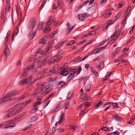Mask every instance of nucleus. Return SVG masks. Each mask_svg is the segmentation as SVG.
Returning <instances> with one entry per match:
<instances>
[{
  "mask_svg": "<svg viewBox=\"0 0 135 135\" xmlns=\"http://www.w3.org/2000/svg\"><path fill=\"white\" fill-rule=\"evenodd\" d=\"M52 90L50 85H46L40 91V93L42 95H46Z\"/></svg>",
  "mask_w": 135,
  "mask_h": 135,
  "instance_id": "3",
  "label": "nucleus"
},
{
  "mask_svg": "<svg viewBox=\"0 0 135 135\" xmlns=\"http://www.w3.org/2000/svg\"><path fill=\"white\" fill-rule=\"evenodd\" d=\"M75 73V70H73L70 71V74L67 78V80L68 81H69L73 79Z\"/></svg>",
  "mask_w": 135,
  "mask_h": 135,
  "instance_id": "6",
  "label": "nucleus"
},
{
  "mask_svg": "<svg viewBox=\"0 0 135 135\" xmlns=\"http://www.w3.org/2000/svg\"><path fill=\"white\" fill-rule=\"evenodd\" d=\"M104 100H103V101H100L98 103L96 104V105L94 106V107L96 109L98 108L102 105V104L104 102Z\"/></svg>",
  "mask_w": 135,
  "mask_h": 135,
  "instance_id": "10",
  "label": "nucleus"
},
{
  "mask_svg": "<svg viewBox=\"0 0 135 135\" xmlns=\"http://www.w3.org/2000/svg\"><path fill=\"white\" fill-rule=\"evenodd\" d=\"M15 93L13 92L10 91L7 93L3 98H1L0 100V103H2L6 101H11L12 99L11 98L12 96L14 95Z\"/></svg>",
  "mask_w": 135,
  "mask_h": 135,
  "instance_id": "1",
  "label": "nucleus"
},
{
  "mask_svg": "<svg viewBox=\"0 0 135 135\" xmlns=\"http://www.w3.org/2000/svg\"><path fill=\"white\" fill-rule=\"evenodd\" d=\"M70 128L72 129L73 130H75V129L76 128V126L74 125V124L70 125Z\"/></svg>",
  "mask_w": 135,
  "mask_h": 135,
  "instance_id": "43",
  "label": "nucleus"
},
{
  "mask_svg": "<svg viewBox=\"0 0 135 135\" xmlns=\"http://www.w3.org/2000/svg\"><path fill=\"white\" fill-rule=\"evenodd\" d=\"M101 130H103L104 131H110V130L108 128L106 127H104L101 128L100 129H99V131H100Z\"/></svg>",
  "mask_w": 135,
  "mask_h": 135,
  "instance_id": "27",
  "label": "nucleus"
},
{
  "mask_svg": "<svg viewBox=\"0 0 135 135\" xmlns=\"http://www.w3.org/2000/svg\"><path fill=\"white\" fill-rule=\"evenodd\" d=\"M62 58V56H60L59 57H58L56 58H55L54 59V60H51L50 61V63H54L55 62H58L60 60H61Z\"/></svg>",
  "mask_w": 135,
  "mask_h": 135,
  "instance_id": "13",
  "label": "nucleus"
},
{
  "mask_svg": "<svg viewBox=\"0 0 135 135\" xmlns=\"http://www.w3.org/2000/svg\"><path fill=\"white\" fill-rule=\"evenodd\" d=\"M52 22H55V21L52 18L51 16L50 18L48 19V22L47 23L46 25L47 26L50 25Z\"/></svg>",
  "mask_w": 135,
  "mask_h": 135,
  "instance_id": "11",
  "label": "nucleus"
},
{
  "mask_svg": "<svg viewBox=\"0 0 135 135\" xmlns=\"http://www.w3.org/2000/svg\"><path fill=\"white\" fill-rule=\"evenodd\" d=\"M46 3V2H43L42 3L41 6H40L39 10H40L41 9H42V8L44 6V5L45 4V3Z\"/></svg>",
  "mask_w": 135,
  "mask_h": 135,
  "instance_id": "54",
  "label": "nucleus"
},
{
  "mask_svg": "<svg viewBox=\"0 0 135 135\" xmlns=\"http://www.w3.org/2000/svg\"><path fill=\"white\" fill-rule=\"evenodd\" d=\"M58 131L59 132H64V129L62 128H59L58 129Z\"/></svg>",
  "mask_w": 135,
  "mask_h": 135,
  "instance_id": "53",
  "label": "nucleus"
},
{
  "mask_svg": "<svg viewBox=\"0 0 135 135\" xmlns=\"http://www.w3.org/2000/svg\"><path fill=\"white\" fill-rule=\"evenodd\" d=\"M38 107H34L33 108L31 109L30 110V112L31 113H35L37 110Z\"/></svg>",
  "mask_w": 135,
  "mask_h": 135,
  "instance_id": "26",
  "label": "nucleus"
},
{
  "mask_svg": "<svg viewBox=\"0 0 135 135\" xmlns=\"http://www.w3.org/2000/svg\"><path fill=\"white\" fill-rule=\"evenodd\" d=\"M121 28H120L119 29L118 31L117 32V34L116 35V37H117L119 36V35L120 34L121 32Z\"/></svg>",
  "mask_w": 135,
  "mask_h": 135,
  "instance_id": "51",
  "label": "nucleus"
},
{
  "mask_svg": "<svg viewBox=\"0 0 135 135\" xmlns=\"http://www.w3.org/2000/svg\"><path fill=\"white\" fill-rule=\"evenodd\" d=\"M82 105H84V108H85L90 106L91 104L90 103L85 102L82 104Z\"/></svg>",
  "mask_w": 135,
  "mask_h": 135,
  "instance_id": "20",
  "label": "nucleus"
},
{
  "mask_svg": "<svg viewBox=\"0 0 135 135\" xmlns=\"http://www.w3.org/2000/svg\"><path fill=\"white\" fill-rule=\"evenodd\" d=\"M63 45L61 43L58 44L55 47L56 49H58L59 47H61Z\"/></svg>",
  "mask_w": 135,
  "mask_h": 135,
  "instance_id": "38",
  "label": "nucleus"
},
{
  "mask_svg": "<svg viewBox=\"0 0 135 135\" xmlns=\"http://www.w3.org/2000/svg\"><path fill=\"white\" fill-rule=\"evenodd\" d=\"M80 61V57L79 56H78L75 59L71 61L70 64H72L75 62H79Z\"/></svg>",
  "mask_w": 135,
  "mask_h": 135,
  "instance_id": "9",
  "label": "nucleus"
},
{
  "mask_svg": "<svg viewBox=\"0 0 135 135\" xmlns=\"http://www.w3.org/2000/svg\"><path fill=\"white\" fill-rule=\"evenodd\" d=\"M69 73V72L68 70L65 69L61 71L60 74L61 75L63 76H66Z\"/></svg>",
  "mask_w": 135,
  "mask_h": 135,
  "instance_id": "8",
  "label": "nucleus"
},
{
  "mask_svg": "<svg viewBox=\"0 0 135 135\" xmlns=\"http://www.w3.org/2000/svg\"><path fill=\"white\" fill-rule=\"evenodd\" d=\"M32 125V124L31 125H28L24 129H23V130H25L28 129H29L30 128V127Z\"/></svg>",
  "mask_w": 135,
  "mask_h": 135,
  "instance_id": "61",
  "label": "nucleus"
},
{
  "mask_svg": "<svg viewBox=\"0 0 135 135\" xmlns=\"http://www.w3.org/2000/svg\"><path fill=\"white\" fill-rule=\"evenodd\" d=\"M43 24L42 22L40 24H39L38 27V28L39 29V30L43 28Z\"/></svg>",
  "mask_w": 135,
  "mask_h": 135,
  "instance_id": "42",
  "label": "nucleus"
},
{
  "mask_svg": "<svg viewBox=\"0 0 135 135\" xmlns=\"http://www.w3.org/2000/svg\"><path fill=\"white\" fill-rule=\"evenodd\" d=\"M67 31H70V25L69 23H67Z\"/></svg>",
  "mask_w": 135,
  "mask_h": 135,
  "instance_id": "56",
  "label": "nucleus"
},
{
  "mask_svg": "<svg viewBox=\"0 0 135 135\" xmlns=\"http://www.w3.org/2000/svg\"><path fill=\"white\" fill-rule=\"evenodd\" d=\"M135 118V115H134L132 117V118L127 123L129 124H131L133 122V120H134Z\"/></svg>",
  "mask_w": 135,
  "mask_h": 135,
  "instance_id": "35",
  "label": "nucleus"
},
{
  "mask_svg": "<svg viewBox=\"0 0 135 135\" xmlns=\"http://www.w3.org/2000/svg\"><path fill=\"white\" fill-rule=\"evenodd\" d=\"M66 84V83L63 81H59L57 82V85H60L61 87L65 85Z\"/></svg>",
  "mask_w": 135,
  "mask_h": 135,
  "instance_id": "30",
  "label": "nucleus"
},
{
  "mask_svg": "<svg viewBox=\"0 0 135 135\" xmlns=\"http://www.w3.org/2000/svg\"><path fill=\"white\" fill-rule=\"evenodd\" d=\"M131 8V6H128L127 9V11L126 12H127V13H128H128H129V12H130Z\"/></svg>",
  "mask_w": 135,
  "mask_h": 135,
  "instance_id": "59",
  "label": "nucleus"
},
{
  "mask_svg": "<svg viewBox=\"0 0 135 135\" xmlns=\"http://www.w3.org/2000/svg\"><path fill=\"white\" fill-rule=\"evenodd\" d=\"M64 107L65 109H68L70 107V103L69 102H66L65 103Z\"/></svg>",
  "mask_w": 135,
  "mask_h": 135,
  "instance_id": "31",
  "label": "nucleus"
},
{
  "mask_svg": "<svg viewBox=\"0 0 135 135\" xmlns=\"http://www.w3.org/2000/svg\"><path fill=\"white\" fill-rule=\"evenodd\" d=\"M113 118L117 121L121 120V119L120 117L117 115H112Z\"/></svg>",
  "mask_w": 135,
  "mask_h": 135,
  "instance_id": "18",
  "label": "nucleus"
},
{
  "mask_svg": "<svg viewBox=\"0 0 135 135\" xmlns=\"http://www.w3.org/2000/svg\"><path fill=\"white\" fill-rule=\"evenodd\" d=\"M114 20L113 21H112L111 20H110L109 21V22L108 25L106 26L105 28L107 29L108 28V26L109 25H110L113 23Z\"/></svg>",
  "mask_w": 135,
  "mask_h": 135,
  "instance_id": "37",
  "label": "nucleus"
},
{
  "mask_svg": "<svg viewBox=\"0 0 135 135\" xmlns=\"http://www.w3.org/2000/svg\"><path fill=\"white\" fill-rule=\"evenodd\" d=\"M7 6L8 8V9H9L10 8V5L9 3V1H8V0H7Z\"/></svg>",
  "mask_w": 135,
  "mask_h": 135,
  "instance_id": "57",
  "label": "nucleus"
},
{
  "mask_svg": "<svg viewBox=\"0 0 135 135\" xmlns=\"http://www.w3.org/2000/svg\"><path fill=\"white\" fill-rule=\"evenodd\" d=\"M75 26H73L71 27V28H70V31H66V34H69L73 30Z\"/></svg>",
  "mask_w": 135,
  "mask_h": 135,
  "instance_id": "39",
  "label": "nucleus"
},
{
  "mask_svg": "<svg viewBox=\"0 0 135 135\" xmlns=\"http://www.w3.org/2000/svg\"><path fill=\"white\" fill-rule=\"evenodd\" d=\"M16 124V123H12L8 124L7 125H6L4 126V128H6L10 127H12L15 126Z\"/></svg>",
  "mask_w": 135,
  "mask_h": 135,
  "instance_id": "17",
  "label": "nucleus"
},
{
  "mask_svg": "<svg viewBox=\"0 0 135 135\" xmlns=\"http://www.w3.org/2000/svg\"><path fill=\"white\" fill-rule=\"evenodd\" d=\"M82 70V68H81V66H79L78 68V71H77V72H78V74H79L80 72Z\"/></svg>",
  "mask_w": 135,
  "mask_h": 135,
  "instance_id": "55",
  "label": "nucleus"
},
{
  "mask_svg": "<svg viewBox=\"0 0 135 135\" xmlns=\"http://www.w3.org/2000/svg\"><path fill=\"white\" fill-rule=\"evenodd\" d=\"M51 30V28H50L49 27H46L44 30V31L45 32H49V31H50Z\"/></svg>",
  "mask_w": 135,
  "mask_h": 135,
  "instance_id": "48",
  "label": "nucleus"
},
{
  "mask_svg": "<svg viewBox=\"0 0 135 135\" xmlns=\"http://www.w3.org/2000/svg\"><path fill=\"white\" fill-rule=\"evenodd\" d=\"M15 110H13L12 112L9 111L7 115V117H12L14 116L20 112L22 109L20 108H19L16 111H15Z\"/></svg>",
  "mask_w": 135,
  "mask_h": 135,
  "instance_id": "4",
  "label": "nucleus"
},
{
  "mask_svg": "<svg viewBox=\"0 0 135 135\" xmlns=\"http://www.w3.org/2000/svg\"><path fill=\"white\" fill-rule=\"evenodd\" d=\"M28 96V95L27 93H25L23 95H22L20 97L18 98L19 100H22L24 98H27Z\"/></svg>",
  "mask_w": 135,
  "mask_h": 135,
  "instance_id": "15",
  "label": "nucleus"
},
{
  "mask_svg": "<svg viewBox=\"0 0 135 135\" xmlns=\"http://www.w3.org/2000/svg\"><path fill=\"white\" fill-rule=\"evenodd\" d=\"M28 81V80H27V79H24L22 80V81H21L20 84L21 85H22L25 84Z\"/></svg>",
  "mask_w": 135,
  "mask_h": 135,
  "instance_id": "22",
  "label": "nucleus"
},
{
  "mask_svg": "<svg viewBox=\"0 0 135 135\" xmlns=\"http://www.w3.org/2000/svg\"><path fill=\"white\" fill-rule=\"evenodd\" d=\"M35 67V63L33 62L32 64L30 65V66H28L27 67L24 68L23 70L24 72L22 73L20 75V77L21 79L23 77L26 76L27 75L28 72L29 70H30Z\"/></svg>",
  "mask_w": 135,
  "mask_h": 135,
  "instance_id": "2",
  "label": "nucleus"
},
{
  "mask_svg": "<svg viewBox=\"0 0 135 135\" xmlns=\"http://www.w3.org/2000/svg\"><path fill=\"white\" fill-rule=\"evenodd\" d=\"M75 42L74 40L70 41L67 43L66 45L68 46H71L74 44Z\"/></svg>",
  "mask_w": 135,
  "mask_h": 135,
  "instance_id": "25",
  "label": "nucleus"
},
{
  "mask_svg": "<svg viewBox=\"0 0 135 135\" xmlns=\"http://www.w3.org/2000/svg\"><path fill=\"white\" fill-rule=\"evenodd\" d=\"M37 52L40 54L44 55L45 53L40 49H38L37 51Z\"/></svg>",
  "mask_w": 135,
  "mask_h": 135,
  "instance_id": "40",
  "label": "nucleus"
},
{
  "mask_svg": "<svg viewBox=\"0 0 135 135\" xmlns=\"http://www.w3.org/2000/svg\"><path fill=\"white\" fill-rule=\"evenodd\" d=\"M61 105V103H60L59 104V105L57 106L56 108L54 110V112H57L58 110L60 108Z\"/></svg>",
  "mask_w": 135,
  "mask_h": 135,
  "instance_id": "36",
  "label": "nucleus"
},
{
  "mask_svg": "<svg viewBox=\"0 0 135 135\" xmlns=\"http://www.w3.org/2000/svg\"><path fill=\"white\" fill-rule=\"evenodd\" d=\"M95 31H92L91 32H90V33H88V35H92L95 34Z\"/></svg>",
  "mask_w": 135,
  "mask_h": 135,
  "instance_id": "62",
  "label": "nucleus"
},
{
  "mask_svg": "<svg viewBox=\"0 0 135 135\" xmlns=\"http://www.w3.org/2000/svg\"><path fill=\"white\" fill-rule=\"evenodd\" d=\"M36 31H34L31 32L28 35V37L30 39H32L36 34Z\"/></svg>",
  "mask_w": 135,
  "mask_h": 135,
  "instance_id": "16",
  "label": "nucleus"
},
{
  "mask_svg": "<svg viewBox=\"0 0 135 135\" xmlns=\"http://www.w3.org/2000/svg\"><path fill=\"white\" fill-rule=\"evenodd\" d=\"M48 71V70L47 69H45L41 71V73L42 74L44 75L47 73Z\"/></svg>",
  "mask_w": 135,
  "mask_h": 135,
  "instance_id": "47",
  "label": "nucleus"
},
{
  "mask_svg": "<svg viewBox=\"0 0 135 135\" xmlns=\"http://www.w3.org/2000/svg\"><path fill=\"white\" fill-rule=\"evenodd\" d=\"M20 103L17 104H16L13 107L11 108L9 110V111H12V112L13 110H15V109H16L20 105Z\"/></svg>",
  "mask_w": 135,
  "mask_h": 135,
  "instance_id": "21",
  "label": "nucleus"
},
{
  "mask_svg": "<svg viewBox=\"0 0 135 135\" xmlns=\"http://www.w3.org/2000/svg\"><path fill=\"white\" fill-rule=\"evenodd\" d=\"M56 131L55 128V127H53L51 130V133L52 135L54 134V133Z\"/></svg>",
  "mask_w": 135,
  "mask_h": 135,
  "instance_id": "45",
  "label": "nucleus"
},
{
  "mask_svg": "<svg viewBox=\"0 0 135 135\" xmlns=\"http://www.w3.org/2000/svg\"><path fill=\"white\" fill-rule=\"evenodd\" d=\"M87 13L82 14L81 15H78L79 19L81 21L84 20H85V16L87 15Z\"/></svg>",
  "mask_w": 135,
  "mask_h": 135,
  "instance_id": "14",
  "label": "nucleus"
},
{
  "mask_svg": "<svg viewBox=\"0 0 135 135\" xmlns=\"http://www.w3.org/2000/svg\"><path fill=\"white\" fill-rule=\"evenodd\" d=\"M5 47V49L4 50V54L6 59L7 56L10 55V51L8 46H6Z\"/></svg>",
  "mask_w": 135,
  "mask_h": 135,
  "instance_id": "7",
  "label": "nucleus"
},
{
  "mask_svg": "<svg viewBox=\"0 0 135 135\" xmlns=\"http://www.w3.org/2000/svg\"><path fill=\"white\" fill-rule=\"evenodd\" d=\"M31 101V99H28L25 102L26 105L30 103Z\"/></svg>",
  "mask_w": 135,
  "mask_h": 135,
  "instance_id": "60",
  "label": "nucleus"
},
{
  "mask_svg": "<svg viewBox=\"0 0 135 135\" xmlns=\"http://www.w3.org/2000/svg\"><path fill=\"white\" fill-rule=\"evenodd\" d=\"M64 116L65 114L64 113H62L61 114L60 116V120L59 122H57L55 123V125H57V123L60 124L61 122H62Z\"/></svg>",
  "mask_w": 135,
  "mask_h": 135,
  "instance_id": "12",
  "label": "nucleus"
},
{
  "mask_svg": "<svg viewBox=\"0 0 135 135\" xmlns=\"http://www.w3.org/2000/svg\"><path fill=\"white\" fill-rule=\"evenodd\" d=\"M20 105L19 106V108L21 109L22 110L23 109V108L26 105L25 102L23 103H20Z\"/></svg>",
  "mask_w": 135,
  "mask_h": 135,
  "instance_id": "29",
  "label": "nucleus"
},
{
  "mask_svg": "<svg viewBox=\"0 0 135 135\" xmlns=\"http://www.w3.org/2000/svg\"><path fill=\"white\" fill-rule=\"evenodd\" d=\"M89 98H90V97L88 96L87 95H85L84 96H82L81 97V99H83L85 100H87Z\"/></svg>",
  "mask_w": 135,
  "mask_h": 135,
  "instance_id": "32",
  "label": "nucleus"
},
{
  "mask_svg": "<svg viewBox=\"0 0 135 135\" xmlns=\"http://www.w3.org/2000/svg\"><path fill=\"white\" fill-rule=\"evenodd\" d=\"M124 15H125L124 16V19L123 20L122 22V23L124 24L126 23V19L127 17V16L128 15V12L127 13V12H126L124 13Z\"/></svg>",
  "mask_w": 135,
  "mask_h": 135,
  "instance_id": "28",
  "label": "nucleus"
},
{
  "mask_svg": "<svg viewBox=\"0 0 135 135\" xmlns=\"http://www.w3.org/2000/svg\"><path fill=\"white\" fill-rule=\"evenodd\" d=\"M118 28H119V25H118V26H117L116 27L115 31L114 33L111 36V38H113V36H115V35L116 33L117 32V31Z\"/></svg>",
  "mask_w": 135,
  "mask_h": 135,
  "instance_id": "33",
  "label": "nucleus"
},
{
  "mask_svg": "<svg viewBox=\"0 0 135 135\" xmlns=\"http://www.w3.org/2000/svg\"><path fill=\"white\" fill-rule=\"evenodd\" d=\"M36 22V20L35 19L30 21L28 24V28L30 30L32 29L35 25Z\"/></svg>",
  "mask_w": 135,
  "mask_h": 135,
  "instance_id": "5",
  "label": "nucleus"
},
{
  "mask_svg": "<svg viewBox=\"0 0 135 135\" xmlns=\"http://www.w3.org/2000/svg\"><path fill=\"white\" fill-rule=\"evenodd\" d=\"M111 12H108L105 15V17L107 18L109 17V16H110L111 15Z\"/></svg>",
  "mask_w": 135,
  "mask_h": 135,
  "instance_id": "50",
  "label": "nucleus"
},
{
  "mask_svg": "<svg viewBox=\"0 0 135 135\" xmlns=\"http://www.w3.org/2000/svg\"><path fill=\"white\" fill-rule=\"evenodd\" d=\"M104 67V64H103V61H101L100 63V68H100V69H102V68H103Z\"/></svg>",
  "mask_w": 135,
  "mask_h": 135,
  "instance_id": "44",
  "label": "nucleus"
},
{
  "mask_svg": "<svg viewBox=\"0 0 135 135\" xmlns=\"http://www.w3.org/2000/svg\"><path fill=\"white\" fill-rule=\"evenodd\" d=\"M121 14L120 13H118L115 16V18L114 19V21H116L120 17Z\"/></svg>",
  "mask_w": 135,
  "mask_h": 135,
  "instance_id": "34",
  "label": "nucleus"
},
{
  "mask_svg": "<svg viewBox=\"0 0 135 135\" xmlns=\"http://www.w3.org/2000/svg\"><path fill=\"white\" fill-rule=\"evenodd\" d=\"M37 118L36 116H34L32 117L30 120V122H35L37 120Z\"/></svg>",
  "mask_w": 135,
  "mask_h": 135,
  "instance_id": "19",
  "label": "nucleus"
},
{
  "mask_svg": "<svg viewBox=\"0 0 135 135\" xmlns=\"http://www.w3.org/2000/svg\"><path fill=\"white\" fill-rule=\"evenodd\" d=\"M83 108H84V105H82V104L80 106H78L77 107V108L78 109H83Z\"/></svg>",
  "mask_w": 135,
  "mask_h": 135,
  "instance_id": "46",
  "label": "nucleus"
},
{
  "mask_svg": "<svg viewBox=\"0 0 135 135\" xmlns=\"http://www.w3.org/2000/svg\"><path fill=\"white\" fill-rule=\"evenodd\" d=\"M57 5L59 8L61 9L62 8V0H58Z\"/></svg>",
  "mask_w": 135,
  "mask_h": 135,
  "instance_id": "24",
  "label": "nucleus"
},
{
  "mask_svg": "<svg viewBox=\"0 0 135 135\" xmlns=\"http://www.w3.org/2000/svg\"><path fill=\"white\" fill-rule=\"evenodd\" d=\"M113 105V108H118V104L117 103H114Z\"/></svg>",
  "mask_w": 135,
  "mask_h": 135,
  "instance_id": "52",
  "label": "nucleus"
},
{
  "mask_svg": "<svg viewBox=\"0 0 135 135\" xmlns=\"http://www.w3.org/2000/svg\"><path fill=\"white\" fill-rule=\"evenodd\" d=\"M56 71L55 70L53 69L52 70L50 71V74H53V73H55Z\"/></svg>",
  "mask_w": 135,
  "mask_h": 135,
  "instance_id": "58",
  "label": "nucleus"
},
{
  "mask_svg": "<svg viewBox=\"0 0 135 135\" xmlns=\"http://www.w3.org/2000/svg\"><path fill=\"white\" fill-rule=\"evenodd\" d=\"M52 45H50L49 46L46 47V52H47V51L50 50L52 47Z\"/></svg>",
  "mask_w": 135,
  "mask_h": 135,
  "instance_id": "41",
  "label": "nucleus"
},
{
  "mask_svg": "<svg viewBox=\"0 0 135 135\" xmlns=\"http://www.w3.org/2000/svg\"><path fill=\"white\" fill-rule=\"evenodd\" d=\"M63 52V51H61L59 53H58L57 54L55 55V57H58V56H60V55L62 54Z\"/></svg>",
  "mask_w": 135,
  "mask_h": 135,
  "instance_id": "49",
  "label": "nucleus"
},
{
  "mask_svg": "<svg viewBox=\"0 0 135 135\" xmlns=\"http://www.w3.org/2000/svg\"><path fill=\"white\" fill-rule=\"evenodd\" d=\"M111 133H112V134L115 133L117 135H118L119 134V132L118 131H117L114 132H113Z\"/></svg>",
  "mask_w": 135,
  "mask_h": 135,
  "instance_id": "63",
  "label": "nucleus"
},
{
  "mask_svg": "<svg viewBox=\"0 0 135 135\" xmlns=\"http://www.w3.org/2000/svg\"><path fill=\"white\" fill-rule=\"evenodd\" d=\"M46 40L44 38L40 39L39 41V44H42L46 43Z\"/></svg>",
  "mask_w": 135,
  "mask_h": 135,
  "instance_id": "23",
  "label": "nucleus"
},
{
  "mask_svg": "<svg viewBox=\"0 0 135 135\" xmlns=\"http://www.w3.org/2000/svg\"><path fill=\"white\" fill-rule=\"evenodd\" d=\"M57 41V40L56 39L55 40H51L49 42V43L51 44H52L54 42V41Z\"/></svg>",
  "mask_w": 135,
  "mask_h": 135,
  "instance_id": "64",
  "label": "nucleus"
}]
</instances>
